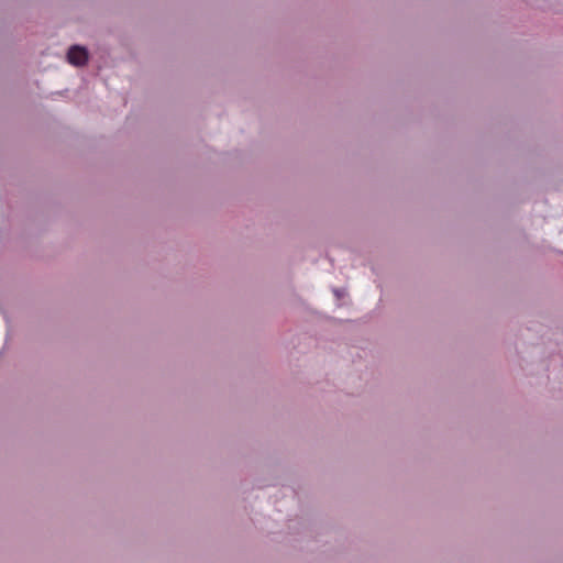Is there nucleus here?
Instances as JSON below:
<instances>
[{
	"instance_id": "f257e3e1",
	"label": "nucleus",
	"mask_w": 563,
	"mask_h": 563,
	"mask_svg": "<svg viewBox=\"0 0 563 563\" xmlns=\"http://www.w3.org/2000/svg\"><path fill=\"white\" fill-rule=\"evenodd\" d=\"M66 59L73 66L84 67L89 60V52L86 46L74 44L68 48Z\"/></svg>"
}]
</instances>
